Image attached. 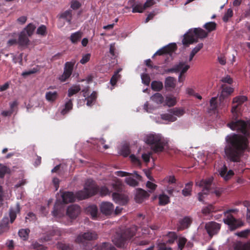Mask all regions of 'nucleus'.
I'll use <instances>...</instances> for the list:
<instances>
[{"label": "nucleus", "instance_id": "nucleus-1", "mask_svg": "<svg viewBox=\"0 0 250 250\" xmlns=\"http://www.w3.org/2000/svg\"><path fill=\"white\" fill-rule=\"evenodd\" d=\"M232 130L241 133L244 136L232 134L227 135L225 140L226 144L224 148L225 155L229 161L238 162L244 150L247 147L248 138H250V125L242 120H238L228 124Z\"/></svg>", "mask_w": 250, "mask_h": 250}, {"label": "nucleus", "instance_id": "nucleus-2", "mask_svg": "<svg viewBox=\"0 0 250 250\" xmlns=\"http://www.w3.org/2000/svg\"><path fill=\"white\" fill-rule=\"evenodd\" d=\"M213 180V177H210L196 182V185L197 186L203 188L202 191L198 194V199L199 201H203L204 195H208L209 193H214L216 196L219 197L221 194V191L220 189H213L211 188Z\"/></svg>", "mask_w": 250, "mask_h": 250}, {"label": "nucleus", "instance_id": "nucleus-3", "mask_svg": "<svg viewBox=\"0 0 250 250\" xmlns=\"http://www.w3.org/2000/svg\"><path fill=\"white\" fill-rule=\"evenodd\" d=\"M140 229V228H138L137 226H133L127 229L124 233H116L114 235L112 241L117 247L123 248L126 241L136 235L137 231H138Z\"/></svg>", "mask_w": 250, "mask_h": 250}, {"label": "nucleus", "instance_id": "nucleus-4", "mask_svg": "<svg viewBox=\"0 0 250 250\" xmlns=\"http://www.w3.org/2000/svg\"><path fill=\"white\" fill-rule=\"evenodd\" d=\"M144 141L150 146L151 149L155 153L162 152L164 149L166 143L160 134H147L145 136Z\"/></svg>", "mask_w": 250, "mask_h": 250}, {"label": "nucleus", "instance_id": "nucleus-5", "mask_svg": "<svg viewBox=\"0 0 250 250\" xmlns=\"http://www.w3.org/2000/svg\"><path fill=\"white\" fill-rule=\"evenodd\" d=\"M208 36V33L200 28H195L193 30L190 29L184 35L182 40L183 44L188 46L189 44L198 42V39L205 38Z\"/></svg>", "mask_w": 250, "mask_h": 250}, {"label": "nucleus", "instance_id": "nucleus-6", "mask_svg": "<svg viewBox=\"0 0 250 250\" xmlns=\"http://www.w3.org/2000/svg\"><path fill=\"white\" fill-rule=\"evenodd\" d=\"M98 189L95 182L91 179L87 180L84 185V188L79 190L75 194L76 198L79 200H83L98 193Z\"/></svg>", "mask_w": 250, "mask_h": 250}, {"label": "nucleus", "instance_id": "nucleus-7", "mask_svg": "<svg viewBox=\"0 0 250 250\" xmlns=\"http://www.w3.org/2000/svg\"><path fill=\"white\" fill-rule=\"evenodd\" d=\"M189 67L190 66L186 64V62H180L178 64L175 65L172 68L165 69L163 72L160 70L161 67L159 66L153 65L152 69H155L157 71L156 73L162 74L180 72L179 76V81L182 82V77L183 75L188 70Z\"/></svg>", "mask_w": 250, "mask_h": 250}, {"label": "nucleus", "instance_id": "nucleus-8", "mask_svg": "<svg viewBox=\"0 0 250 250\" xmlns=\"http://www.w3.org/2000/svg\"><path fill=\"white\" fill-rule=\"evenodd\" d=\"M225 224L228 225L229 229L233 231L244 225V223L240 219H237L231 214L227 215L226 218L223 219Z\"/></svg>", "mask_w": 250, "mask_h": 250}, {"label": "nucleus", "instance_id": "nucleus-9", "mask_svg": "<svg viewBox=\"0 0 250 250\" xmlns=\"http://www.w3.org/2000/svg\"><path fill=\"white\" fill-rule=\"evenodd\" d=\"M75 63V61H71L70 62H65L63 73L59 78V80L61 82H65L70 77L72 74Z\"/></svg>", "mask_w": 250, "mask_h": 250}, {"label": "nucleus", "instance_id": "nucleus-10", "mask_svg": "<svg viewBox=\"0 0 250 250\" xmlns=\"http://www.w3.org/2000/svg\"><path fill=\"white\" fill-rule=\"evenodd\" d=\"M177 47L175 43H171L158 50L152 56L153 58L155 56H163L166 55H171L177 50Z\"/></svg>", "mask_w": 250, "mask_h": 250}, {"label": "nucleus", "instance_id": "nucleus-11", "mask_svg": "<svg viewBox=\"0 0 250 250\" xmlns=\"http://www.w3.org/2000/svg\"><path fill=\"white\" fill-rule=\"evenodd\" d=\"M221 226L219 223L214 221L209 222L206 224L205 229L210 237H212L219 231Z\"/></svg>", "mask_w": 250, "mask_h": 250}, {"label": "nucleus", "instance_id": "nucleus-12", "mask_svg": "<svg viewBox=\"0 0 250 250\" xmlns=\"http://www.w3.org/2000/svg\"><path fill=\"white\" fill-rule=\"evenodd\" d=\"M97 238V234L95 231H89L78 236L76 241L78 243H84L85 241L93 240Z\"/></svg>", "mask_w": 250, "mask_h": 250}, {"label": "nucleus", "instance_id": "nucleus-13", "mask_svg": "<svg viewBox=\"0 0 250 250\" xmlns=\"http://www.w3.org/2000/svg\"><path fill=\"white\" fill-rule=\"evenodd\" d=\"M61 235V231L57 227H52L47 231V234L41 240L44 242H47L52 239L53 237L57 236L59 237Z\"/></svg>", "mask_w": 250, "mask_h": 250}, {"label": "nucleus", "instance_id": "nucleus-14", "mask_svg": "<svg viewBox=\"0 0 250 250\" xmlns=\"http://www.w3.org/2000/svg\"><path fill=\"white\" fill-rule=\"evenodd\" d=\"M248 101L247 97L245 96H238L233 99L232 103L234 105L231 108V112L233 113H237L239 110V106L241 105L244 103Z\"/></svg>", "mask_w": 250, "mask_h": 250}, {"label": "nucleus", "instance_id": "nucleus-15", "mask_svg": "<svg viewBox=\"0 0 250 250\" xmlns=\"http://www.w3.org/2000/svg\"><path fill=\"white\" fill-rule=\"evenodd\" d=\"M100 208L101 212L105 215L111 214L114 210V205L109 202H102L100 205Z\"/></svg>", "mask_w": 250, "mask_h": 250}, {"label": "nucleus", "instance_id": "nucleus-16", "mask_svg": "<svg viewBox=\"0 0 250 250\" xmlns=\"http://www.w3.org/2000/svg\"><path fill=\"white\" fill-rule=\"evenodd\" d=\"M81 212L80 206L72 205L69 206L67 209L66 214L71 219L76 218Z\"/></svg>", "mask_w": 250, "mask_h": 250}, {"label": "nucleus", "instance_id": "nucleus-17", "mask_svg": "<svg viewBox=\"0 0 250 250\" xmlns=\"http://www.w3.org/2000/svg\"><path fill=\"white\" fill-rule=\"evenodd\" d=\"M112 198L115 203L123 206L127 204L128 201L126 195L116 192L112 193Z\"/></svg>", "mask_w": 250, "mask_h": 250}, {"label": "nucleus", "instance_id": "nucleus-18", "mask_svg": "<svg viewBox=\"0 0 250 250\" xmlns=\"http://www.w3.org/2000/svg\"><path fill=\"white\" fill-rule=\"evenodd\" d=\"M192 222V219L190 216H185L179 221L178 229L182 230L188 229Z\"/></svg>", "mask_w": 250, "mask_h": 250}, {"label": "nucleus", "instance_id": "nucleus-19", "mask_svg": "<svg viewBox=\"0 0 250 250\" xmlns=\"http://www.w3.org/2000/svg\"><path fill=\"white\" fill-rule=\"evenodd\" d=\"M64 212V208L61 203L56 202L52 211V215L55 217H61Z\"/></svg>", "mask_w": 250, "mask_h": 250}, {"label": "nucleus", "instance_id": "nucleus-20", "mask_svg": "<svg viewBox=\"0 0 250 250\" xmlns=\"http://www.w3.org/2000/svg\"><path fill=\"white\" fill-rule=\"evenodd\" d=\"M62 198L64 204L73 202L75 200V195L72 192L65 191L62 193Z\"/></svg>", "mask_w": 250, "mask_h": 250}, {"label": "nucleus", "instance_id": "nucleus-21", "mask_svg": "<svg viewBox=\"0 0 250 250\" xmlns=\"http://www.w3.org/2000/svg\"><path fill=\"white\" fill-rule=\"evenodd\" d=\"M149 194L146 190L139 188L137 190L135 195V200L137 203H142L144 199L148 197Z\"/></svg>", "mask_w": 250, "mask_h": 250}, {"label": "nucleus", "instance_id": "nucleus-22", "mask_svg": "<svg viewBox=\"0 0 250 250\" xmlns=\"http://www.w3.org/2000/svg\"><path fill=\"white\" fill-rule=\"evenodd\" d=\"M29 40L28 36L25 33V31H22L19 36L18 43L20 46H25L29 44Z\"/></svg>", "mask_w": 250, "mask_h": 250}, {"label": "nucleus", "instance_id": "nucleus-23", "mask_svg": "<svg viewBox=\"0 0 250 250\" xmlns=\"http://www.w3.org/2000/svg\"><path fill=\"white\" fill-rule=\"evenodd\" d=\"M233 92V88L226 84H223L222 85V91L220 99L221 100L222 98L224 99L230 95Z\"/></svg>", "mask_w": 250, "mask_h": 250}, {"label": "nucleus", "instance_id": "nucleus-24", "mask_svg": "<svg viewBox=\"0 0 250 250\" xmlns=\"http://www.w3.org/2000/svg\"><path fill=\"white\" fill-rule=\"evenodd\" d=\"M234 248V250H250V241L246 243L237 242L235 244Z\"/></svg>", "mask_w": 250, "mask_h": 250}, {"label": "nucleus", "instance_id": "nucleus-25", "mask_svg": "<svg viewBox=\"0 0 250 250\" xmlns=\"http://www.w3.org/2000/svg\"><path fill=\"white\" fill-rule=\"evenodd\" d=\"M58 97V94L57 91H48L45 94V99L49 102L52 103L56 101Z\"/></svg>", "mask_w": 250, "mask_h": 250}, {"label": "nucleus", "instance_id": "nucleus-26", "mask_svg": "<svg viewBox=\"0 0 250 250\" xmlns=\"http://www.w3.org/2000/svg\"><path fill=\"white\" fill-rule=\"evenodd\" d=\"M73 103L71 99H69L64 104L63 108L61 110V114L63 115L67 114L72 109Z\"/></svg>", "mask_w": 250, "mask_h": 250}, {"label": "nucleus", "instance_id": "nucleus-27", "mask_svg": "<svg viewBox=\"0 0 250 250\" xmlns=\"http://www.w3.org/2000/svg\"><path fill=\"white\" fill-rule=\"evenodd\" d=\"M82 36L83 33L81 31H77L71 35L70 40L72 43L75 44L77 43L81 40Z\"/></svg>", "mask_w": 250, "mask_h": 250}, {"label": "nucleus", "instance_id": "nucleus-28", "mask_svg": "<svg viewBox=\"0 0 250 250\" xmlns=\"http://www.w3.org/2000/svg\"><path fill=\"white\" fill-rule=\"evenodd\" d=\"M98 250H116V249L108 242H104L97 246Z\"/></svg>", "mask_w": 250, "mask_h": 250}, {"label": "nucleus", "instance_id": "nucleus-29", "mask_svg": "<svg viewBox=\"0 0 250 250\" xmlns=\"http://www.w3.org/2000/svg\"><path fill=\"white\" fill-rule=\"evenodd\" d=\"M192 185L193 183L192 182H188L186 184L185 188L182 191V194L184 196H188L191 195Z\"/></svg>", "mask_w": 250, "mask_h": 250}, {"label": "nucleus", "instance_id": "nucleus-30", "mask_svg": "<svg viewBox=\"0 0 250 250\" xmlns=\"http://www.w3.org/2000/svg\"><path fill=\"white\" fill-rule=\"evenodd\" d=\"M87 211L91 215L92 219L95 220L97 217L98 208L95 205L89 206L87 208Z\"/></svg>", "mask_w": 250, "mask_h": 250}, {"label": "nucleus", "instance_id": "nucleus-31", "mask_svg": "<svg viewBox=\"0 0 250 250\" xmlns=\"http://www.w3.org/2000/svg\"><path fill=\"white\" fill-rule=\"evenodd\" d=\"M151 87L155 91H160L163 88V84L162 82L153 81L151 83Z\"/></svg>", "mask_w": 250, "mask_h": 250}, {"label": "nucleus", "instance_id": "nucleus-32", "mask_svg": "<svg viewBox=\"0 0 250 250\" xmlns=\"http://www.w3.org/2000/svg\"><path fill=\"white\" fill-rule=\"evenodd\" d=\"M97 95L96 92L93 91L90 96L85 98L87 106H91L94 104L97 98Z\"/></svg>", "mask_w": 250, "mask_h": 250}, {"label": "nucleus", "instance_id": "nucleus-33", "mask_svg": "<svg viewBox=\"0 0 250 250\" xmlns=\"http://www.w3.org/2000/svg\"><path fill=\"white\" fill-rule=\"evenodd\" d=\"M60 17L65 19L69 24H71L72 20V10H67L64 11L61 14Z\"/></svg>", "mask_w": 250, "mask_h": 250}, {"label": "nucleus", "instance_id": "nucleus-34", "mask_svg": "<svg viewBox=\"0 0 250 250\" xmlns=\"http://www.w3.org/2000/svg\"><path fill=\"white\" fill-rule=\"evenodd\" d=\"M150 98L152 101L158 104H161L163 103L164 99L162 95L159 93H156L154 94Z\"/></svg>", "mask_w": 250, "mask_h": 250}, {"label": "nucleus", "instance_id": "nucleus-35", "mask_svg": "<svg viewBox=\"0 0 250 250\" xmlns=\"http://www.w3.org/2000/svg\"><path fill=\"white\" fill-rule=\"evenodd\" d=\"M36 29V26L33 23L28 24L22 31H25V33L28 37H31Z\"/></svg>", "mask_w": 250, "mask_h": 250}, {"label": "nucleus", "instance_id": "nucleus-36", "mask_svg": "<svg viewBox=\"0 0 250 250\" xmlns=\"http://www.w3.org/2000/svg\"><path fill=\"white\" fill-rule=\"evenodd\" d=\"M81 90V87L79 85H74L68 89V96L71 97L73 95L77 93Z\"/></svg>", "mask_w": 250, "mask_h": 250}, {"label": "nucleus", "instance_id": "nucleus-37", "mask_svg": "<svg viewBox=\"0 0 250 250\" xmlns=\"http://www.w3.org/2000/svg\"><path fill=\"white\" fill-rule=\"evenodd\" d=\"M169 197L165 194L160 195L159 197V204L161 206H165L169 203Z\"/></svg>", "mask_w": 250, "mask_h": 250}, {"label": "nucleus", "instance_id": "nucleus-38", "mask_svg": "<svg viewBox=\"0 0 250 250\" xmlns=\"http://www.w3.org/2000/svg\"><path fill=\"white\" fill-rule=\"evenodd\" d=\"M175 80L173 77H168L165 80V84L166 88H174L175 87Z\"/></svg>", "mask_w": 250, "mask_h": 250}, {"label": "nucleus", "instance_id": "nucleus-39", "mask_svg": "<svg viewBox=\"0 0 250 250\" xmlns=\"http://www.w3.org/2000/svg\"><path fill=\"white\" fill-rule=\"evenodd\" d=\"M216 25L215 22L210 21L205 23L203 27L207 30L208 32H210L216 29Z\"/></svg>", "mask_w": 250, "mask_h": 250}, {"label": "nucleus", "instance_id": "nucleus-40", "mask_svg": "<svg viewBox=\"0 0 250 250\" xmlns=\"http://www.w3.org/2000/svg\"><path fill=\"white\" fill-rule=\"evenodd\" d=\"M121 154L124 157L128 156L130 153V150L127 144L124 145L121 149Z\"/></svg>", "mask_w": 250, "mask_h": 250}, {"label": "nucleus", "instance_id": "nucleus-41", "mask_svg": "<svg viewBox=\"0 0 250 250\" xmlns=\"http://www.w3.org/2000/svg\"><path fill=\"white\" fill-rule=\"evenodd\" d=\"M30 230L28 229H21L19 231V235L22 238L23 240H26L28 238Z\"/></svg>", "mask_w": 250, "mask_h": 250}, {"label": "nucleus", "instance_id": "nucleus-42", "mask_svg": "<svg viewBox=\"0 0 250 250\" xmlns=\"http://www.w3.org/2000/svg\"><path fill=\"white\" fill-rule=\"evenodd\" d=\"M217 100V98L216 97H212L210 100V110L213 112H215L218 107Z\"/></svg>", "mask_w": 250, "mask_h": 250}, {"label": "nucleus", "instance_id": "nucleus-43", "mask_svg": "<svg viewBox=\"0 0 250 250\" xmlns=\"http://www.w3.org/2000/svg\"><path fill=\"white\" fill-rule=\"evenodd\" d=\"M119 72V70L116 71L110 79V83L112 86H114L118 80L121 78V75L118 74Z\"/></svg>", "mask_w": 250, "mask_h": 250}, {"label": "nucleus", "instance_id": "nucleus-44", "mask_svg": "<svg viewBox=\"0 0 250 250\" xmlns=\"http://www.w3.org/2000/svg\"><path fill=\"white\" fill-rule=\"evenodd\" d=\"M145 9L144 5L141 4H134L132 5V11L133 13H142Z\"/></svg>", "mask_w": 250, "mask_h": 250}, {"label": "nucleus", "instance_id": "nucleus-45", "mask_svg": "<svg viewBox=\"0 0 250 250\" xmlns=\"http://www.w3.org/2000/svg\"><path fill=\"white\" fill-rule=\"evenodd\" d=\"M185 110L182 108H175L171 109L170 113L173 115L180 117L182 116L185 113Z\"/></svg>", "mask_w": 250, "mask_h": 250}, {"label": "nucleus", "instance_id": "nucleus-46", "mask_svg": "<svg viewBox=\"0 0 250 250\" xmlns=\"http://www.w3.org/2000/svg\"><path fill=\"white\" fill-rule=\"evenodd\" d=\"M57 248L61 250H73L72 246L61 242L58 243Z\"/></svg>", "mask_w": 250, "mask_h": 250}, {"label": "nucleus", "instance_id": "nucleus-47", "mask_svg": "<svg viewBox=\"0 0 250 250\" xmlns=\"http://www.w3.org/2000/svg\"><path fill=\"white\" fill-rule=\"evenodd\" d=\"M98 191V193L99 192L100 195L104 196L110 194V192L109 190L105 187H102L100 188L97 186Z\"/></svg>", "mask_w": 250, "mask_h": 250}, {"label": "nucleus", "instance_id": "nucleus-48", "mask_svg": "<svg viewBox=\"0 0 250 250\" xmlns=\"http://www.w3.org/2000/svg\"><path fill=\"white\" fill-rule=\"evenodd\" d=\"M214 209L215 208L214 206L210 204L208 206L204 208L202 210V212L204 214H208L210 212L214 211Z\"/></svg>", "mask_w": 250, "mask_h": 250}, {"label": "nucleus", "instance_id": "nucleus-49", "mask_svg": "<svg viewBox=\"0 0 250 250\" xmlns=\"http://www.w3.org/2000/svg\"><path fill=\"white\" fill-rule=\"evenodd\" d=\"M125 183L132 187H136L138 185V182L133 178L131 177H127L125 179Z\"/></svg>", "mask_w": 250, "mask_h": 250}, {"label": "nucleus", "instance_id": "nucleus-50", "mask_svg": "<svg viewBox=\"0 0 250 250\" xmlns=\"http://www.w3.org/2000/svg\"><path fill=\"white\" fill-rule=\"evenodd\" d=\"M142 82L146 85H149L150 82V78L148 74L145 73L141 75Z\"/></svg>", "mask_w": 250, "mask_h": 250}, {"label": "nucleus", "instance_id": "nucleus-51", "mask_svg": "<svg viewBox=\"0 0 250 250\" xmlns=\"http://www.w3.org/2000/svg\"><path fill=\"white\" fill-rule=\"evenodd\" d=\"M162 118L163 120H167L170 122H174L176 120V118L175 117H174L173 115L168 113L162 115Z\"/></svg>", "mask_w": 250, "mask_h": 250}, {"label": "nucleus", "instance_id": "nucleus-52", "mask_svg": "<svg viewBox=\"0 0 250 250\" xmlns=\"http://www.w3.org/2000/svg\"><path fill=\"white\" fill-rule=\"evenodd\" d=\"M33 248L36 250H46L47 247L37 242H33L32 244Z\"/></svg>", "mask_w": 250, "mask_h": 250}, {"label": "nucleus", "instance_id": "nucleus-53", "mask_svg": "<svg viewBox=\"0 0 250 250\" xmlns=\"http://www.w3.org/2000/svg\"><path fill=\"white\" fill-rule=\"evenodd\" d=\"M166 102L168 106H174L176 103V98L175 97H167Z\"/></svg>", "mask_w": 250, "mask_h": 250}, {"label": "nucleus", "instance_id": "nucleus-54", "mask_svg": "<svg viewBox=\"0 0 250 250\" xmlns=\"http://www.w3.org/2000/svg\"><path fill=\"white\" fill-rule=\"evenodd\" d=\"M187 241L186 238L180 237L178 240V246L179 250H182L185 246V244Z\"/></svg>", "mask_w": 250, "mask_h": 250}, {"label": "nucleus", "instance_id": "nucleus-55", "mask_svg": "<svg viewBox=\"0 0 250 250\" xmlns=\"http://www.w3.org/2000/svg\"><path fill=\"white\" fill-rule=\"evenodd\" d=\"M37 34L42 36H45L46 34V27L44 25H42L37 29Z\"/></svg>", "mask_w": 250, "mask_h": 250}, {"label": "nucleus", "instance_id": "nucleus-56", "mask_svg": "<svg viewBox=\"0 0 250 250\" xmlns=\"http://www.w3.org/2000/svg\"><path fill=\"white\" fill-rule=\"evenodd\" d=\"M250 233V229H247L244 230H242L240 232H238L236 233V235L242 238H246Z\"/></svg>", "mask_w": 250, "mask_h": 250}, {"label": "nucleus", "instance_id": "nucleus-57", "mask_svg": "<svg viewBox=\"0 0 250 250\" xmlns=\"http://www.w3.org/2000/svg\"><path fill=\"white\" fill-rule=\"evenodd\" d=\"M9 170L7 167L0 165V178H3Z\"/></svg>", "mask_w": 250, "mask_h": 250}, {"label": "nucleus", "instance_id": "nucleus-58", "mask_svg": "<svg viewBox=\"0 0 250 250\" xmlns=\"http://www.w3.org/2000/svg\"><path fill=\"white\" fill-rule=\"evenodd\" d=\"M233 15V11L231 9H229L225 13L223 19L224 21H227L229 18Z\"/></svg>", "mask_w": 250, "mask_h": 250}, {"label": "nucleus", "instance_id": "nucleus-59", "mask_svg": "<svg viewBox=\"0 0 250 250\" xmlns=\"http://www.w3.org/2000/svg\"><path fill=\"white\" fill-rule=\"evenodd\" d=\"M90 56L91 55L89 53L85 54L80 60V63L83 64L86 63L90 60Z\"/></svg>", "mask_w": 250, "mask_h": 250}, {"label": "nucleus", "instance_id": "nucleus-60", "mask_svg": "<svg viewBox=\"0 0 250 250\" xmlns=\"http://www.w3.org/2000/svg\"><path fill=\"white\" fill-rule=\"evenodd\" d=\"M9 216L10 218V222L12 223L15 220L17 214L15 210L13 209H10L9 211Z\"/></svg>", "mask_w": 250, "mask_h": 250}, {"label": "nucleus", "instance_id": "nucleus-61", "mask_svg": "<svg viewBox=\"0 0 250 250\" xmlns=\"http://www.w3.org/2000/svg\"><path fill=\"white\" fill-rule=\"evenodd\" d=\"M81 6V4L77 0H73L71 2V8L74 10L79 9Z\"/></svg>", "mask_w": 250, "mask_h": 250}, {"label": "nucleus", "instance_id": "nucleus-62", "mask_svg": "<svg viewBox=\"0 0 250 250\" xmlns=\"http://www.w3.org/2000/svg\"><path fill=\"white\" fill-rule=\"evenodd\" d=\"M36 219V215L32 212H29L25 217V220H26V222L27 221V220H28L29 221H34Z\"/></svg>", "mask_w": 250, "mask_h": 250}, {"label": "nucleus", "instance_id": "nucleus-63", "mask_svg": "<svg viewBox=\"0 0 250 250\" xmlns=\"http://www.w3.org/2000/svg\"><path fill=\"white\" fill-rule=\"evenodd\" d=\"M203 44L202 43H200L192 50L191 52L196 55L203 48Z\"/></svg>", "mask_w": 250, "mask_h": 250}, {"label": "nucleus", "instance_id": "nucleus-64", "mask_svg": "<svg viewBox=\"0 0 250 250\" xmlns=\"http://www.w3.org/2000/svg\"><path fill=\"white\" fill-rule=\"evenodd\" d=\"M169 236L170 237V239L168 240V242L169 243H172L174 241L177 239V236L175 232H170L169 233Z\"/></svg>", "mask_w": 250, "mask_h": 250}]
</instances>
